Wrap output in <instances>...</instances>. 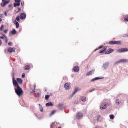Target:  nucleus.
<instances>
[{"label": "nucleus", "instance_id": "obj_1", "mask_svg": "<svg viewBox=\"0 0 128 128\" xmlns=\"http://www.w3.org/2000/svg\"><path fill=\"white\" fill-rule=\"evenodd\" d=\"M12 82L14 86L15 92L18 96H20L23 93L22 90L20 88L17 82L15 79L14 76L12 78Z\"/></svg>", "mask_w": 128, "mask_h": 128}, {"label": "nucleus", "instance_id": "obj_2", "mask_svg": "<svg viewBox=\"0 0 128 128\" xmlns=\"http://www.w3.org/2000/svg\"><path fill=\"white\" fill-rule=\"evenodd\" d=\"M108 105V104L106 102L101 103L100 105V109L101 110L106 109Z\"/></svg>", "mask_w": 128, "mask_h": 128}, {"label": "nucleus", "instance_id": "obj_3", "mask_svg": "<svg viewBox=\"0 0 128 128\" xmlns=\"http://www.w3.org/2000/svg\"><path fill=\"white\" fill-rule=\"evenodd\" d=\"M128 62V60L126 58H123L117 61L116 63V64H118L120 63H124Z\"/></svg>", "mask_w": 128, "mask_h": 128}, {"label": "nucleus", "instance_id": "obj_4", "mask_svg": "<svg viewBox=\"0 0 128 128\" xmlns=\"http://www.w3.org/2000/svg\"><path fill=\"white\" fill-rule=\"evenodd\" d=\"M2 2L1 4V6L2 7L4 6L5 5L8 4L10 2L9 0H2Z\"/></svg>", "mask_w": 128, "mask_h": 128}, {"label": "nucleus", "instance_id": "obj_5", "mask_svg": "<svg viewBox=\"0 0 128 128\" xmlns=\"http://www.w3.org/2000/svg\"><path fill=\"white\" fill-rule=\"evenodd\" d=\"M109 64V62H107L104 63L102 66V69L104 70H106Z\"/></svg>", "mask_w": 128, "mask_h": 128}, {"label": "nucleus", "instance_id": "obj_6", "mask_svg": "<svg viewBox=\"0 0 128 128\" xmlns=\"http://www.w3.org/2000/svg\"><path fill=\"white\" fill-rule=\"evenodd\" d=\"M76 117L78 119L82 118L83 116L81 112H78L76 115Z\"/></svg>", "mask_w": 128, "mask_h": 128}, {"label": "nucleus", "instance_id": "obj_7", "mask_svg": "<svg viewBox=\"0 0 128 128\" xmlns=\"http://www.w3.org/2000/svg\"><path fill=\"white\" fill-rule=\"evenodd\" d=\"M104 78V77H102V76H99V77H96L92 80H91V82H93L95 80L100 79H102Z\"/></svg>", "mask_w": 128, "mask_h": 128}, {"label": "nucleus", "instance_id": "obj_8", "mask_svg": "<svg viewBox=\"0 0 128 128\" xmlns=\"http://www.w3.org/2000/svg\"><path fill=\"white\" fill-rule=\"evenodd\" d=\"M64 86L66 89L67 90L70 89V84L68 83L65 84Z\"/></svg>", "mask_w": 128, "mask_h": 128}, {"label": "nucleus", "instance_id": "obj_9", "mask_svg": "<svg viewBox=\"0 0 128 128\" xmlns=\"http://www.w3.org/2000/svg\"><path fill=\"white\" fill-rule=\"evenodd\" d=\"M80 90V88H75L74 92L72 94L71 96L69 97V98H71L74 95L75 92L78 91H79Z\"/></svg>", "mask_w": 128, "mask_h": 128}, {"label": "nucleus", "instance_id": "obj_10", "mask_svg": "<svg viewBox=\"0 0 128 128\" xmlns=\"http://www.w3.org/2000/svg\"><path fill=\"white\" fill-rule=\"evenodd\" d=\"M15 48H10L8 49V51L10 52H14L15 50Z\"/></svg>", "mask_w": 128, "mask_h": 128}, {"label": "nucleus", "instance_id": "obj_11", "mask_svg": "<svg viewBox=\"0 0 128 128\" xmlns=\"http://www.w3.org/2000/svg\"><path fill=\"white\" fill-rule=\"evenodd\" d=\"M94 70H92L88 72L86 74V76H88L92 75L94 73Z\"/></svg>", "mask_w": 128, "mask_h": 128}, {"label": "nucleus", "instance_id": "obj_12", "mask_svg": "<svg viewBox=\"0 0 128 128\" xmlns=\"http://www.w3.org/2000/svg\"><path fill=\"white\" fill-rule=\"evenodd\" d=\"M114 51V50L111 48H110L108 49L107 51L105 52V54H109L113 52Z\"/></svg>", "mask_w": 128, "mask_h": 128}, {"label": "nucleus", "instance_id": "obj_13", "mask_svg": "<svg viewBox=\"0 0 128 128\" xmlns=\"http://www.w3.org/2000/svg\"><path fill=\"white\" fill-rule=\"evenodd\" d=\"M73 69L74 72H77L79 70V68L78 66H76L74 67Z\"/></svg>", "mask_w": 128, "mask_h": 128}, {"label": "nucleus", "instance_id": "obj_14", "mask_svg": "<svg viewBox=\"0 0 128 128\" xmlns=\"http://www.w3.org/2000/svg\"><path fill=\"white\" fill-rule=\"evenodd\" d=\"M20 18L21 19H23L26 18V14L24 13H22L21 14Z\"/></svg>", "mask_w": 128, "mask_h": 128}, {"label": "nucleus", "instance_id": "obj_15", "mask_svg": "<svg viewBox=\"0 0 128 128\" xmlns=\"http://www.w3.org/2000/svg\"><path fill=\"white\" fill-rule=\"evenodd\" d=\"M16 80L18 83L20 84H22L23 81L20 78H17Z\"/></svg>", "mask_w": 128, "mask_h": 128}, {"label": "nucleus", "instance_id": "obj_16", "mask_svg": "<svg viewBox=\"0 0 128 128\" xmlns=\"http://www.w3.org/2000/svg\"><path fill=\"white\" fill-rule=\"evenodd\" d=\"M57 123L55 122L52 123L50 125V128H53L54 127H55L56 126Z\"/></svg>", "mask_w": 128, "mask_h": 128}, {"label": "nucleus", "instance_id": "obj_17", "mask_svg": "<svg viewBox=\"0 0 128 128\" xmlns=\"http://www.w3.org/2000/svg\"><path fill=\"white\" fill-rule=\"evenodd\" d=\"M106 50V47L104 46V49L103 50H101L100 51V53H102L104 52Z\"/></svg>", "mask_w": 128, "mask_h": 128}, {"label": "nucleus", "instance_id": "obj_18", "mask_svg": "<svg viewBox=\"0 0 128 128\" xmlns=\"http://www.w3.org/2000/svg\"><path fill=\"white\" fill-rule=\"evenodd\" d=\"M80 99L82 102H85L86 101V98L84 96H81L80 97Z\"/></svg>", "mask_w": 128, "mask_h": 128}, {"label": "nucleus", "instance_id": "obj_19", "mask_svg": "<svg viewBox=\"0 0 128 128\" xmlns=\"http://www.w3.org/2000/svg\"><path fill=\"white\" fill-rule=\"evenodd\" d=\"M46 105L47 106H52L53 105V104L52 102H50L46 103Z\"/></svg>", "mask_w": 128, "mask_h": 128}, {"label": "nucleus", "instance_id": "obj_20", "mask_svg": "<svg viewBox=\"0 0 128 128\" xmlns=\"http://www.w3.org/2000/svg\"><path fill=\"white\" fill-rule=\"evenodd\" d=\"M116 104L118 105H119L120 104L121 102V101L119 99H116Z\"/></svg>", "mask_w": 128, "mask_h": 128}, {"label": "nucleus", "instance_id": "obj_21", "mask_svg": "<svg viewBox=\"0 0 128 128\" xmlns=\"http://www.w3.org/2000/svg\"><path fill=\"white\" fill-rule=\"evenodd\" d=\"M123 48L119 49L116 50V52H123Z\"/></svg>", "mask_w": 128, "mask_h": 128}, {"label": "nucleus", "instance_id": "obj_22", "mask_svg": "<svg viewBox=\"0 0 128 128\" xmlns=\"http://www.w3.org/2000/svg\"><path fill=\"white\" fill-rule=\"evenodd\" d=\"M30 68V66L29 65H27L25 66L24 68L26 70H28Z\"/></svg>", "mask_w": 128, "mask_h": 128}, {"label": "nucleus", "instance_id": "obj_23", "mask_svg": "<svg viewBox=\"0 0 128 128\" xmlns=\"http://www.w3.org/2000/svg\"><path fill=\"white\" fill-rule=\"evenodd\" d=\"M11 32L12 34H14L16 33V32L14 29H13Z\"/></svg>", "mask_w": 128, "mask_h": 128}, {"label": "nucleus", "instance_id": "obj_24", "mask_svg": "<svg viewBox=\"0 0 128 128\" xmlns=\"http://www.w3.org/2000/svg\"><path fill=\"white\" fill-rule=\"evenodd\" d=\"M115 44H121V42L120 41H116V42L115 43Z\"/></svg>", "mask_w": 128, "mask_h": 128}, {"label": "nucleus", "instance_id": "obj_25", "mask_svg": "<svg viewBox=\"0 0 128 128\" xmlns=\"http://www.w3.org/2000/svg\"><path fill=\"white\" fill-rule=\"evenodd\" d=\"M116 41L112 40L109 42V44H115Z\"/></svg>", "mask_w": 128, "mask_h": 128}, {"label": "nucleus", "instance_id": "obj_26", "mask_svg": "<svg viewBox=\"0 0 128 128\" xmlns=\"http://www.w3.org/2000/svg\"><path fill=\"white\" fill-rule=\"evenodd\" d=\"M101 119V117L100 116H99L97 117V120L98 121H100Z\"/></svg>", "mask_w": 128, "mask_h": 128}, {"label": "nucleus", "instance_id": "obj_27", "mask_svg": "<svg viewBox=\"0 0 128 128\" xmlns=\"http://www.w3.org/2000/svg\"><path fill=\"white\" fill-rule=\"evenodd\" d=\"M110 118L112 120L114 119V116L113 114H111L110 116Z\"/></svg>", "mask_w": 128, "mask_h": 128}, {"label": "nucleus", "instance_id": "obj_28", "mask_svg": "<svg viewBox=\"0 0 128 128\" xmlns=\"http://www.w3.org/2000/svg\"><path fill=\"white\" fill-rule=\"evenodd\" d=\"M20 3L14 4V6L16 7V6H19L20 5Z\"/></svg>", "mask_w": 128, "mask_h": 128}, {"label": "nucleus", "instance_id": "obj_29", "mask_svg": "<svg viewBox=\"0 0 128 128\" xmlns=\"http://www.w3.org/2000/svg\"><path fill=\"white\" fill-rule=\"evenodd\" d=\"M19 17V16H18L16 18V20L18 22H19L20 20Z\"/></svg>", "mask_w": 128, "mask_h": 128}, {"label": "nucleus", "instance_id": "obj_30", "mask_svg": "<svg viewBox=\"0 0 128 128\" xmlns=\"http://www.w3.org/2000/svg\"><path fill=\"white\" fill-rule=\"evenodd\" d=\"M102 47H103V46H100V47H99V48H96V49H95L94 50V51H96V50H98V49H100L101 48H102Z\"/></svg>", "mask_w": 128, "mask_h": 128}, {"label": "nucleus", "instance_id": "obj_31", "mask_svg": "<svg viewBox=\"0 0 128 128\" xmlns=\"http://www.w3.org/2000/svg\"><path fill=\"white\" fill-rule=\"evenodd\" d=\"M123 52H126L128 51V49L127 48H123Z\"/></svg>", "mask_w": 128, "mask_h": 128}, {"label": "nucleus", "instance_id": "obj_32", "mask_svg": "<svg viewBox=\"0 0 128 128\" xmlns=\"http://www.w3.org/2000/svg\"><path fill=\"white\" fill-rule=\"evenodd\" d=\"M39 105L40 106V111L42 112L43 109L42 107L40 106V104H39Z\"/></svg>", "mask_w": 128, "mask_h": 128}, {"label": "nucleus", "instance_id": "obj_33", "mask_svg": "<svg viewBox=\"0 0 128 128\" xmlns=\"http://www.w3.org/2000/svg\"><path fill=\"white\" fill-rule=\"evenodd\" d=\"M15 24L16 26V28H18L19 27V24L18 23V22H17L16 24Z\"/></svg>", "mask_w": 128, "mask_h": 128}, {"label": "nucleus", "instance_id": "obj_34", "mask_svg": "<svg viewBox=\"0 0 128 128\" xmlns=\"http://www.w3.org/2000/svg\"><path fill=\"white\" fill-rule=\"evenodd\" d=\"M50 96L49 95H47L45 96V98L46 100L48 99Z\"/></svg>", "mask_w": 128, "mask_h": 128}, {"label": "nucleus", "instance_id": "obj_35", "mask_svg": "<svg viewBox=\"0 0 128 128\" xmlns=\"http://www.w3.org/2000/svg\"><path fill=\"white\" fill-rule=\"evenodd\" d=\"M15 1L16 2L20 3V0H15Z\"/></svg>", "mask_w": 128, "mask_h": 128}, {"label": "nucleus", "instance_id": "obj_36", "mask_svg": "<svg viewBox=\"0 0 128 128\" xmlns=\"http://www.w3.org/2000/svg\"><path fill=\"white\" fill-rule=\"evenodd\" d=\"M124 20L126 21H128V16L125 18Z\"/></svg>", "mask_w": 128, "mask_h": 128}, {"label": "nucleus", "instance_id": "obj_37", "mask_svg": "<svg viewBox=\"0 0 128 128\" xmlns=\"http://www.w3.org/2000/svg\"><path fill=\"white\" fill-rule=\"evenodd\" d=\"M56 112V111L55 110L52 111L51 113V114H54L55 112Z\"/></svg>", "mask_w": 128, "mask_h": 128}, {"label": "nucleus", "instance_id": "obj_38", "mask_svg": "<svg viewBox=\"0 0 128 128\" xmlns=\"http://www.w3.org/2000/svg\"><path fill=\"white\" fill-rule=\"evenodd\" d=\"M8 31V29H6V30H4V33H6Z\"/></svg>", "mask_w": 128, "mask_h": 128}, {"label": "nucleus", "instance_id": "obj_39", "mask_svg": "<svg viewBox=\"0 0 128 128\" xmlns=\"http://www.w3.org/2000/svg\"><path fill=\"white\" fill-rule=\"evenodd\" d=\"M5 38V42H8V39H7V37H6V38Z\"/></svg>", "mask_w": 128, "mask_h": 128}, {"label": "nucleus", "instance_id": "obj_40", "mask_svg": "<svg viewBox=\"0 0 128 128\" xmlns=\"http://www.w3.org/2000/svg\"><path fill=\"white\" fill-rule=\"evenodd\" d=\"M4 26L3 25H2L1 26V27L0 28V29L1 30H2V29H3L4 28Z\"/></svg>", "mask_w": 128, "mask_h": 128}, {"label": "nucleus", "instance_id": "obj_41", "mask_svg": "<svg viewBox=\"0 0 128 128\" xmlns=\"http://www.w3.org/2000/svg\"><path fill=\"white\" fill-rule=\"evenodd\" d=\"M94 88H92V89H91V90H90L89 91V92H91L92 91H94Z\"/></svg>", "mask_w": 128, "mask_h": 128}, {"label": "nucleus", "instance_id": "obj_42", "mask_svg": "<svg viewBox=\"0 0 128 128\" xmlns=\"http://www.w3.org/2000/svg\"><path fill=\"white\" fill-rule=\"evenodd\" d=\"M21 4L22 6H23L24 5V2L22 1L21 3Z\"/></svg>", "mask_w": 128, "mask_h": 128}, {"label": "nucleus", "instance_id": "obj_43", "mask_svg": "<svg viewBox=\"0 0 128 128\" xmlns=\"http://www.w3.org/2000/svg\"><path fill=\"white\" fill-rule=\"evenodd\" d=\"M8 45L9 46H11L12 45V43L11 42H9L8 43Z\"/></svg>", "mask_w": 128, "mask_h": 128}, {"label": "nucleus", "instance_id": "obj_44", "mask_svg": "<svg viewBox=\"0 0 128 128\" xmlns=\"http://www.w3.org/2000/svg\"><path fill=\"white\" fill-rule=\"evenodd\" d=\"M63 104H59L58 105V106H62Z\"/></svg>", "mask_w": 128, "mask_h": 128}, {"label": "nucleus", "instance_id": "obj_45", "mask_svg": "<svg viewBox=\"0 0 128 128\" xmlns=\"http://www.w3.org/2000/svg\"><path fill=\"white\" fill-rule=\"evenodd\" d=\"M40 94L39 93H37V96L38 97H39L40 96Z\"/></svg>", "mask_w": 128, "mask_h": 128}, {"label": "nucleus", "instance_id": "obj_46", "mask_svg": "<svg viewBox=\"0 0 128 128\" xmlns=\"http://www.w3.org/2000/svg\"><path fill=\"white\" fill-rule=\"evenodd\" d=\"M24 77H25V74H23L22 75V78H24Z\"/></svg>", "mask_w": 128, "mask_h": 128}, {"label": "nucleus", "instance_id": "obj_47", "mask_svg": "<svg viewBox=\"0 0 128 128\" xmlns=\"http://www.w3.org/2000/svg\"><path fill=\"white\" fill-rule=\"evenodd\" d=\"M4 37L3 36H0V38H2V39H3L4 38Z\"/></svg>", "mask_w": 128, "mask_h": 128}, {"label": "nucleus", "instance_id": "obj_48", "mask_svg": "<svg viewBox=\"0 0 128 128\" xmlns=\"http://www.w3.org/2000/svg\"><path fill=\"white\" fill-rule=\"evenodd\" d=\"M18 22H17L16 20H14V24H16V23H17Z\"/></svg>", "mask_w": 128, "mask_h": 128}, {"label": "nucleus", "instance_id": "obj_49", "mask_svg": "<svg viewBox=\"0 0 128 128\" xmlns=\"http://www.w3.org/2000/svg\"><path fill=\"white\" fill-rule=\"evenodd\" d=\"M4 14L6 16H7V13L6 12H4Z\"/></svg>", "mask_w": 128, "mask_h": 128}, {"label": "nucleus", "instance_id": "obj_50", "mask_svg": "<svg viewBox=\"0 0 128 128\" xmlns=\"http://www.w3.org/2000/svg\"><path fill=\"white\" fill-rule=\"evenodd\" d=\"M2 35L4 37V38L6 37L4 34H2Z\"/></svg>", "mask_w": 128, "mask_h": 128}, {"label": "nucleus", "instance_id": "obj_51", "mask_svg": "<svg viewBox=\"0 0 128 128\" xmlns=\"http://www.w3.org/2000/svg\"><path fill=\"white\" fill-rule=\"evenodd\" d=\"M1 44H2L1 40H0V46L1 45Z\"/></svg>", "mask_w": 128, "mask_h": 128}, {"label": "nucleus", "instance_id": "obj_52", "mask_svg": "<svg viewBox=\"0 0 128 128\" xmlns=\"http://www.w3.org/2000/svg\"><path fill=\"white\" fill-rule=\"evenodd\" d=\"M35 92L34 91V90H33L32 91V92H31V93H32L34 92Z\"/></svg>", "mask_w": 128, "mask_h": 128}, {"label": "nucleus", "instance_id": "obj_53", "mask_svg": "<svg viewBox=\"0 0 128 128\" xmlns=\"http://www.w3.org/2000/svg\"><path fill=\"white\" fill-rule=\"evenodd\" d=\"M36 85H34V90H35V88H36Z\"/></svg>", "mask_w": 128, "mask_h": 128}, {"label": "nucleus", "instance_id": "obj_54", "mask_svg": "<svg viewBox=\"0 0 128 128\" xmlns=\"http://www.w3.org/2000/svg\"><path fill=\"white\" fill-rule=\"evenodd\" d=\"M19 11H20L21 10V9L19 8H18Z\"/></svg>", "mask_w": 128, "mask_h": 128}, {"label": "nucleus", "instance_id": "obj_55", "mask_svg": "<svg viewBox=\"0 0 128 128\" xmlns=\"http://www.w3.org/2000/svg\"><path fill=\"white\" fill-rule=\"evenodd\" d=\"M58 128H61L60 127H59Z\"/></svg>", "mask_w": 128, "mask_h": 128}]
</instances>
